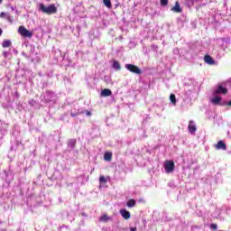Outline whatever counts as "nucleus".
I'll use <instances>...</instances> for the list:
<instances>
[{"instance_id":"b1692460","label":"nucleus","mask_w":231,"mask_h":231,"mask_svg":"<svg viewBox=\"0 0 231 231\" xmlns=\"http://www.w3.org/2000/svg\"><path fill=\"white\" fill-rule=\"evenodd\" d=\"M210 228L212 230H217V224H211Z\"/></svg>"},{"instance_id":"c85d7f7f","label":"nucleus","mask_w":231,"mask_h":231,"mask_svg":"<svg viewBox=\"0 0 231 231\" xmlns=\"http://www.w3.org/2000/svg\"><path fill=\"white\" fill-rule=\"evenodd\" d=\"M227 106H231V100L227 103Z\"/></svg>"},{"instance_id":"9d476101","label":"nucleus","mask_w":231,"mask_h":231,"mask_svg":"<svg viewBox=\"0 0 231 231\" xmlns=\"http://www.w3.org/2000/svg\"><path fill=\"white\" fill-rule=\"evenodd\" d=\"M189 132L192 134L196 133L197 128L196 125H194V121H189V125H188Z\"/></svg>"},{"instance_id":"f3484780","label":"nucleus","mask_w":231,"mask_h":231,"mask_svg":"<svg viewBox=\"0 0 231 231\" xmlns=\"http://www.w3.org/2000/svg\"><path fill=\"white\" fill-rule=\"evenodd\" d=\"M2 46L3 48H10V46H12V42L10 40H5Z\"/></svg>"},{"instance_id":"1a4fd4ad","label":"nucleus","mask_w":231,"mask_h":231,"mask_svg":"<svg viewBox=\"0 0 231 231\" xmlns=\"http://www.w3.org/2000/svg\"><path fill=\"white\" fill-rule=\"evenodd\" d=\"M204 60L207 64H209L210 66L216 64V61H214V59H212L211 56L208 54L204 56Z\"/></svg>"},{"instance_id":"ddd939ff","label":"nucleus","mask_w":231,"mask_h":231,"mask_svg":"<svg viewBox=\"0 0 231 231\" xmlns=\"http://www.w3.org/2000/svg\"><path fill=\"white\" fill-rule=\"evenodd\" d=\"M126 207H128V208H133V207H136V200H134V199H130L126 202Z\"/></svg>"},{"instance_id":"6e6552de","label":"nucleus","mask_w":231,"mask_h":231,"mask_svg":"<svg viewBox=\"0 0 231 231\" xmlns=\"http://www.w3.org/2000/svg\"><path fill=\"white\" fill-rule=\"evenodd\" d=\"M120 214L124 219H130L131 218V212L127 211L126 209H120Z\"/></svg>"},{"instance_id":"a878e982","label":"nucleus","mask_w":231,"mask_h":231,"mask_svg":"<svg viewBox=\"0 0 231 231\" xmlns=\"http://www.w3.org/2000/svg\"><path fill=\"white\" fill-rule=\"evenodd\" d=\"M136 230H137L136 227H131V228H130V231H136Z\"/></svg>"},{"instance_id":"a211bd4d","label":"nucleus","mask_w":231,"mask_h":231,"mask_svg":"<svg viewBox=\"0 0 231 231\" xmlns=\"http://www.w3.org/2000/svg\"><path fill=\"white\" fill-rule=\"evenodd\" d=\"M103 5H105V6H106V8H113L111 0H103Z\"/></svg>"},{"instance_id":"9b49d317","label":"nucleus","mask_w":231,"mask_h":231,"mask_svg":"<svg viewBox=\"0 0 231 231\" xmlns=\"http://www.w3.org/2000/svg\"><path fill=\"white\" fill-rule=\"evenodd\" d=\"M113 160V152H106L104 154V161L105 162H111Z\"/></svg>"},{"instance_id":"c756f323","label":"nucleus","mask_w":231,"mask_h":231,"mask_svg":"<svg viewBox=\"0 0 231 231\" xmlns=\"http://www.w3.org/2000/svg\"><path fill=\"white\" fill-rule=\"evenodd\" d=\"M0 3H3V0H0Z\"/></svg>"},{"instance_id":"bb28decb","label":"nucleus","mask_w":231,"mask_h":231,"mask_svg":"<svg viewBox=\"0 0 231 231\" xmlns=\"http://www.w3.org/2000/svg\"><path fill=\"white\" fill-rule=\"evenodd\" d=\"M87 116H91V112L87 111Z\"/></svg>"},{"instance_id":"f257e3e1","label":"nucleus","mask_w":231,"mask_h":231,"mask_svg":"<svg viewBox=\"0 0 231 231\" xmlns=\"http://www.w3.org/2000/svg\"><path fill=\"white\" fill-rule=\"evenodd\" d=\"M40 10L43 14H47V15H51V14H57V7L53 4H51L48 7L42 4L40 5Z\"/></svg>"},{"instance_id":"7ed1b4c3","label":"nucleus","mask_w":231,"mask_h":231,"mask_svg":"<svg viewBox=\"0 0 231 231\" xmlns=\"http://www.w3.org/2000/svg\"><path fill=\"white\" fill-rule=\"evenodd\" d=\"M174 169H176V165L173 161H165L164 162V170L167 174H171V172H174Z\"/></svg>"},{"instance_id":"6ab92c4d","label":"nucleus","mask_w":231,"mask_h":231,"mask_svg":"<svg viewBox=\"0 0 231 231\" xmlns=\"http://www.w3.org/2000/svg\"><path fill=\"white\" fill-rule=\"evenodd\" d=\"M75 145H77V139H70L69 141V146L73 149V147H75Z\"/></svg>"},{"instance_id":"39448f33","label":"nucleus","mask_w":231,"mask_h":231,"mask_svg":"<svg viewBox=\"0 0 231 231\" xmlns=\"http://www.w3.org/2000/svg\"><path fill=\"white\" fill-rule=\"evenodd\" d=\"M228 93V89H226V88H224L221 85H218L217 88L215 90V95H226Z\"/></svg>"},{"instance_id":"dca6fc26","label":"nucleus","mask_w":231,"mask_h":231,"mask_svg":"<svg viewBox=\"0 0 231 231\" xmlns=\"http://www.w3.org/2000/svg\"><path fill=\"white\" fill-rule=\"evenodd\" d=\"M113 69H116L117 71H120L122 69V67L120 66V62L115 60L113 62Z\"/></svg>"},{"instance_id":"20e7f679","label":"nucleus","mask_w":231,"mask_h":231,"mask_svg":"<svg viewBox=\"0 0 231 231\" xmlns=\"http://www.w3.org/2000/svg\"><path fill=\"white\" fill-rule=\"evenodd\" d=\"M125 69L130 71L131 73H134L135 75H142V69L138 68V66L134 64H125Z\"/></svg>"},{"instance_id":"4be33fe9","label":"nucleus","mask_w":231,"mask_h":231,"mask_svg":"<svg viewBox=\"0 0 231 231\" xmlns=\"http://www.w3.org/2000/svg\"><path fill=\"white\" fill-rule=\"evenodd\" d=\"M169 5V0H161V6H167Z\"/></svg>"},{"instance_id":"f03ea898","label":"nucleus","mask_w":231,"mask_h":231,"mask_svg":"<svg viewBox=\"0 0 231 231\" xmlns=\"http://www.w3.org/2000/svg\"><path fill=\"white\" fill-rule=\"evenodd\" d=\"M18 33L22 37H27L28 39H32V37H33V32H32L31 31H28V29H26V27H24V25H21L18 28Z\"/></svg>"},{"instance_id":"393cba45","label":"nucleus","mask_w":231,"mask_h":231,"mask_svg":"<svg viewBox=\"0 0 231 231\" xmlns=\"http://www.w3.org/2000/svg\"><path fill=\"white\" fill-rule=\"evenodd\" d=\"M6 15H8V14H6V13H5V12H2V13L0 14L1 19H5V17H6Z\"/></svg>"},{"instance_id":"4468645a","label":"nucleus","mask_w":231,"mask_h":231,"mask_svg":"<svg viewBox=\"0 0 231 231\" xmlns=\"http://www.w3.org/2000/svg\"><path fill=\"white\" fill-rule=\"evenodd\" d=\"M111 217H109V216H107V214H104L99 217V221L101 223H107V221H110Z\"/></svg>"},{"instance_id":"412c9836","label":"nucleus","mask_w":231,"mask_h":231,"mask_svg":"<svg viewBox=\"0 0 231 231\" xmlns=\"http://www.w3.org/2000/svg\"><path fill=\"white\" fill-rule=\"evenodd\" d=\"M99 183H107V180L106 179V177H104V175H101L99 177Z\"/></svg>"},{"instance_id":"0eeeda50","label":"nucleus","mask_w":231,"mask_h":231,"mask_svg":"<svg viewBox=\"0 0 231 231\" xmlns=\"http://www.w3.org/2000/svg\"><path fill=\"white\" fill-rule=\"evenodd\" d=\"M216 149L222 151H226V143L223 141H218L217 143L215 145Z\"/></svg>"},{"instance_id":"cd10ccee","label":"nucleus","mask_w":231,"mask_h":231,"mask_svg":"<svg viewBox=\"0 0 231 231\" xmlns=\"http://www.w3.org/2000/svg\"><path fill=\"white\" fill-rule=\"evenodd\" d=\"M3 35V29H0V36Z\"/></svg>"},{"instance_id":"2eb2a0df","label":"nucleus","mask_w":231,"mask_h":231,"mask_svg":"<svg viewBox=\"0 0 231 231\" xmlns=\"http://www.w3.org/2000/svg\"><path fill=\"white\" fill-rule=\"evenodd\" d=\"M222 100V97L219 96L215 97L214 98L211 99V104H215L217 106Z\"/></svg>"},{"instance_id":"f8f14e48","label":"nucleus","mask_w":231,"mask_h":231,"mask_svg":"<svg viewBox=\"0 0 231 231\" xmlns=\"http://www.w3.org/2000/svg\"><path fill=\"white\" fill-rule=\"evenodd\" d=\"M111 95H113L111 89L105 88L101 91V97H111Z\"/></svg>"},{"instance_id":"5701e85b","label":"nucleus","mask_w":231,"mask_h":231,"mask_svg":"<svg viewBox=\"0 0 231 231\" xmlns=\"http://www.w3.org/2000/svg\"><path fill=\"white\" fill-rule=\"evenodd\" d=\"M6 19H7V21H8V23H10L11 24L14 23V18H12V17L10 16V14H7V15H6Z\"/></svg>"},{"instance_id":"423d86ee","label":"nucleus","mask_w":231,"mask_h":231,"mask_svg":"<svg viewBox=\"0 0 231 231\" xmlns=\"http://www.w3.org/2000/svg\"><path fill=\"white\" fill-rule=\"evenodd\" d=\"M171 12H175V14H181L183 12V9L180 6V2L175 3V5L171 8Z\"/></svg>"},{"instance_id":"aec40b11","label":"nucleus","mask_w":231,"mask_h":231,"mask_svg":"<svg viewBox=\"0 0 231 231\" xmlns=\"http://www.w3.org/2000/svg\"><path fill=\"white\" fill-rule=\"evenodd\" d=\"M170 100H171V104H173L174 106H176V95L171 94V96H170Z\"/></svg>"}]
</instances>
